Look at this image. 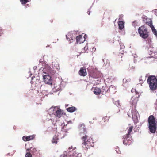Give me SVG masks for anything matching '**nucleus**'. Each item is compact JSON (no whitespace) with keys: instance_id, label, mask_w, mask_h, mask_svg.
I'll return each instance as SVG.
<instances>
[{"instance_id":"f8f14e48","label":"nucleus","mask_w":157,"mask_h":157,"mask_svg":"<svg viewBox=\"0 0 157 157\" xmlns=\"http://www.w3.org/2000/svg\"><path fill=\"white\" fill-rule=\"evenodd\" d=\"M138 113V112L135 109H132V118L135 121H137V114Z\"/></svg>"},{"instance_id":"2f4dec72","label":"nucleus","mask_w":157,"mask_h":157,"mask_svg":"<svg viewBox=\"0 0 157 157\" xmlns=\"http://www.w3.org/2000/svg\"><path fill=\"white\" fill-rule=\"evenodd\" d=\"M73 39L72 38H71V40H73Z\"/></svg>"},{"instance_id":"39448f33","label":"nucleus","mask_w":157,"mask_h":157,"mask_svg":"<svg viewBox=\"0 0 157 157\" xmlns=\"http://www.w3.org/2000/svg\"><path fill=\"white\" fill-rule=\"evenodd\" d=\"M138 33L140 36L144 39H146L149 36V32L145 25H143L139 27Z\"/></svg>"},{"instance_id":"393cba45","label":"nucleus","mask_w":157,"mask_h":157,"mask_svg":"<svg viewBox=\"0 0 157 157\" xmlns=\"http://www.w3.org/2000/svg\"><path fill=\"white\" fill-rule=\"evenodd\" d=\"M71 34L70 33H68L67 35H66V37L67 40H68L70 39L69 37L71 36Z\"/></svg>"},{"instance_id":"c756f323","label":"nucleus","mask_w":157,"mask_h":157,"mask_svg":"<svg viewBox=\"0 0 157 157\" xmlns=\"http://www.w3.org/2000/svg\"><path fill=\"white\" fill-rule=\"evenodd\" d=\"M87 13L88 15H90V11H88Z\"/></svg>"},{"instance_id":"f03ea898","label":"nucleus","mask_w":157,"mask_h":157,"mask_svg":"<svg viewBox=\"0 0 157 157\" xmlns=\"http://www.w3.org/2000/svg\"><path fill=\"white\" fill-rule=\"evenodd\" d=\"M148 121L150 132L152 133H155L157 128L155 118L153 115H150L148 118Z\"/></svg>"},{"instance_id":"6ab92c4d","label":"nucleus","mask_w":157,"mask_h":157,"mask_svg":"<svg viewBox=\"0 0 157 157\" xmlns=\"http://www.w3.org/2000/svg\"><path fill=\"white\" fill-rule=\"evenodd\" d=\"M59 140V138L58 136L56 135H55V136H53L52 140V143H54L56 144L57 143V141Z\"/></svg>"},{"instance_id":"5701e85b","label":"nucleus","mask_w":157,"mask_h":157,"mask_svg":"<svg viewBox=\"0 0 157 157\" xmlns=\"http://www.w3.org/2000/svg\"><path fill=\"white\" fill-rule=\"evenodd\" d=\"M146 24L149 26L151 28L153 26L152 23L151 21L150 22H146Z\"/></svg>"},{"instance_id":"72a5a7b5","label":"nucleus","mask_w":157,"mask_h":157,"mask_svg":"<svg viewBox=\"0 0 157 157\" xmlns=\"http://www.w3.org/2000/svg\"><path fill=\"white\" fill-rule=\"evenodd\" d=\"M65 106H68V105H65Z\"/></svg>"},{"instance_id":"7c9ffc66","label":"nucleus","mask_w":157,"mask_h":157,"mask_svg":"<svg viewBox=\"0 0 157 157\" xmlns=\"http://www.w3.org/2000/svg\"><path fill=\"white\" fill-rule=\"evenodd\" d=\"M61 156V157H64L63 155H62Z\"/></svg>"},{"instance_id":"9d476101","label":"nucleus","mask_w":157,"mask_h":157,"mask_svg":"<svg viewBox=\"0 0 157 157\" xmlns=\"http://www.w3.org/2000/svg\"><path fill=\"white\" fill-rule=\"evenodd\" d=\"M35 135H33L29 136H24L22 137L23 140L24 141H27L33 140L35 138Z\"/></svg>"},{"instance_id":"c85d7f7f","label":"nucleus","mask_w":157,"mask_h":157,"mask_svg":"<svg viewBox=\"0 0 157 157\" xmlns=\"http://www.w3.org/2000/svg\"><path fill=\"white\" fill-rule=\"evenodd\" d=\"M94 119H93L92 120H91L90 121V123H94V121H94Z\"/></svg>"},{"instance_id":"9b49d317","label":"nucleus","mask_w":157,"mask_h":157,"mask_svg":"<svg viewBox=\"0 0 157 157\" xmlns=\"http://www.w3.org/2000/svg\"><path fill=\"white\" fill-rule=\"evenodd\" d=\"M53 113H54L56 117L60 118L61 117V115L63 113L62 112V110L60 109H57V110H56L55 108L53 110Z\"/></svg>"},{"instance_id":"1a4fd4ad","label":"nucleus","mask_w":157,"mask_h":157,"mask_svg":"<svg viewBox=\"0 0 157 157\" xmlns=\"http://www.w3.org/2000/svg\"><path fill=\"white\" fill-rule=\"evenodd\" d=\"M78 73L81 76H85L87 75L86 70L85 67H82L80 68Z\"/></svg>"},{"instance_id":"a878e982","label":"nucleus","mask_w":157,"mask_h":157,"mask_svg":"<svg viewBox=\"0 0 157 157\" xmlns=\"http://www.w3.org/2000/svg\"><path fill=\"white\" fill-rule=\"evenodd\" d=\"M120 44L121 46V48H124V45L123 43H120Z\"/></svg>"},{"instance_id":"2eb2a0df","label":"nucleus","mask_w":157,"mask_h":157,"mask_svg":"<svg viewBox=\"0 0 157 157\" xmlns=\"http://www.w3.org/2000/svg\"><path fill=\"white\" fill-rule=\"evenodd\" d=\"M105 118H102L99 121V123L100 124L102 125H105L107 122V120H105Z\"/></svg>"},{"instance_id":"423d86ee","label":"nucleus","mask_w":157,"mask_h":157,"mask_svg":"<svg viewBox=\"0 0 157 157\" xmlns=\"http://www.w3.org/2000/svg\"><path fill=\"white\" fill-rule=\"evenodd\" d=\"M69 153L68 157H77L78 154L76 152V147L73 148L72 146L70 147L67 150Z\"/></svg>"},{"instance_id":"dca6fc26","label":"nucleus","mask_w":157,"mask_h":157,"mask_svg":"<svg viewBox=\"0 0 157 157\" xmlns=\"http://www.w3.org/2000/svg\"><path fill=\"white\" fill-rule=\"evenodd\" d=\"M27 151H30V152H31V153L33 155H34V154L36 153V152H37V150L35 148H33L32 147H30V148H27Z\"/></svg>"},{"instance_id":"cd10ccee","label":"nucleus","mask_w":157,"mask_h":157,"mask_svg":"<svg viewBox=\"0 0 157 157\" xmlns=\"http://www.w3.org/2000/svg\"><path fill=\"white\" fill-rule=\"evenodd\" d=\"M116 105H117V106H120V105L119 104V101H117L116 102Z\"/></svg>"},{"instance_id":"20e7f679","label":"nucleus","mask_w":157,"mask_h":157,"mask_svg":"<svg viewBox=\"0 0 157 157\" xmlns=\"http://www.w3.org/2000/svg\"><path fill=\"white\" fill-rule=\"evenodd\" d=\"M133 127L131 126L129 127L127 133L123 137V143L125 145H130L132 143V139L130 137L131 133L132 131Z\"/></svg>"},{"instance_id":"ddd939ff","label":"nucleus","mask_w":157,"mask_h":157,"mask_svg":"<svg viewBox=\"0 0 157 157\" xmlns=\"http://www.w3.org/2000/svg\"><path fill=\"white\" fill-rule=\"evenodd\" d=\"M89 75L93 78H97L98 77V76L96 72H94L93 71H91L89 73Z\"/></svg>"},{"instance_id":"aec40b11","label":"nucleus","mask_w":157,"mask_h":157,"mask_svg":"<svg viewBox=\"0 0 157 157\" xmlns=\"http://www.w3.org/2000/svg\"><path fill=\"white\" fill-rule=\"evenodd\" d=\"M82 38V36L81 35H79L77 36L76 38V42L77 43L80 44L82 42L81 41V40Z\"/></svg>"},{"instance_id":"412c9836","label":"nucleus","mask_w":157,"mask_h":157,"mask_svg":"<svg viewBox=\"0 0 157 157\" xmlns=\"http://www.w3.org/2000/svg\"><path fill=\"white\" fill-rule=\"evenodd\" d=\"M151 28L154 34L156 36L157 35V31L154 26H153L151 27Z\"/></svg>"},{"instance_id":"0eeeda50","label":"nucleus","mask_w":157,"mask_h":157,"mask_svg":"<svg viewBox=\"0 0 157 157\" xmlns=\"http://www.w3.org/2000/svg\"><path fill=\"white\" fill-rule=\"evenodd\" d=\"M43 80L45 83L50 85H52V80L49 75H43Z\"/></svg>"},{"instance_id":"b1692460","label":"nucleus","mask_w":157,"mask_h":157,"mask_svg":"<svg viewBox=\"0 0 157 157\" xmlns=\"http://www.w3.org/2000/svg\"><path fill=\"white\" fill-rule=\"evenodd\" d=\"M125 79H123V81H124ZM125 83H127V82H130L131 81V79L130 78H128V79H125Z\"/></svg>"},{"instance_id":"4468645a","label":"nucleus","mask_w":157,"mask_h":157,"mask_svg":"<svg viewBox=\"0 0 157 157\" xmlns=\"http://www.w3.org/2000/svg\"><path fill=\"white\" fill-rule=\"evenodd\" d=\"M92 90H93V91L95 95H98L101 92V91L99 88L96 87L95 88H93Z\"/></svg>"},{"instance_id":"4be33fe9","label":"nucleus","mask_w":157,"mask_h":157,"mask_svg":"<svg viewBox=\"0 0 157 157\" xmlns=\"http://www.w3.org/2000/svg\"><path fill=\"white\" fill-rule=\"evenodd\" d=\"M21 3L22 4L24 5L26 4L29 2L28 0H20Z\"/></svg>"},{"instance_id":"bb28decb","label":"nucleus","mask_w":157,"mask_h":157,"mask_svg":"<svg viewBox=\"0 0 157 157\" xmlns=\"http://www.w3.org/2000/svg\"><path fill=\"white\" fill-rule=\"evenodd\" d=\"M136 22L135 21H134L132 23V25L134 26H136Z\"/></svg>"},{"instance_id":"7ed1b4c3","label":"nucleus","mask_w":157,"mask_h":157,"mask_svg":"<svg viewBox=\"0 0 157 157\" xmlns=\"http://www.w3.org/2000/svg\"><path fill=\"white\" fill-rule=\"evenodd\" d=\"M147 82L149 84L150 89L152 91L155 90L157 88V80L155 76H151L148 77Z\"/></svg>"},{"instance_id":"f257e3e1","label":"nucleus","mask_w":157,"mask_h":157,"mask_svg":"<svg viewBox=\"0 0 157 157\" xmlns=\"http://www.w3.org/2000/svg\"><path fill=\"white\" fill-rule=\"evenodd\" d=\"M80 129V135L81 139L83 141L82 144L83 148L86 150L91 147H93L94 145L93 140L91 137H89L84 124L81 125Z\"/></svg>"},{"instance_id":"6e6552de","label":"nucleus","mask_w":157,"mask_h":157,"mask_svg":"<svg viewBox=\"0 0 157 157\" xmlns=\"http://www.w3.org/2000/svg\"><path fill=\"white\" fill-rule=\"evenodd\" d=\"M136 94L132 97L131 99L130 102L131 104L133 105L136 104L138 100V98L139 97L138 93L136 92Z\"/></svg>"},{"instance_id":"f704fd0d","label":"nucleus","mask_w":157,"mask_h":157,"mask_svg":"<svg viewBox=\"0 0 157 157\" xmlns=\"http://www.w3.org/2000/svg\"><path fill=\"white\" fill-rule=\"evenodd\" d=\"M128 114V116H129V117H130L129 115Z\"/></svg>"},{"instance_id":"a211bd4d","label":"nucleus","mask_w":157,"mask_h":157,"mask_svg":"<svg viewBox=\"0 0 157 157\" xmlns=\"http://www.w3.org/2000/svg\"><path fill=\"white\" fill-rule=\"evenodd\" d=\"M119 29L120 30H122L124 27V23L122 21H120L118 23Z\"/></svg>"},{"instance_id":"f3484780","label":"nucleus","mask_w":157,"mask_h":157,"mask_svg":"<svg viewBox=\"0 0 157 157\" xmlns=\"http://www.w3.org/2000/svg\"><path fill=\"white\" fill-rule=\"evenodd\" d=\"M67 111L70 112H73L76 110V108L75 107H71L67 109Z\"/></svg>"},{"instance_id":"473e14b6","label":"nucleus","mask_w":157,"mask_h":157,"mask_svg":"<svg viewBox=\"0 0 157 157\" xmlns=\"http://www.w3.org/2000/svg\"><path fill=\"white\" fill-rule=\"evenodd\" d=\"M72 41H70V43H71V42H72Z\"/></svg>"}]
</instances>
